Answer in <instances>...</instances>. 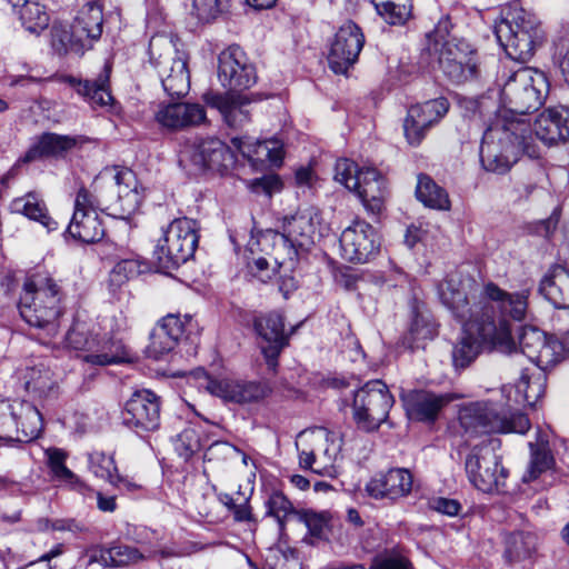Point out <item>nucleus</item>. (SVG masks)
Segmentation results:
<instances>
[{
  "instance_id": "obj_4",
  "label": "nucleus",
  "mask_w": 569,
  "mask_h": 569,
  "mask_svg": "<svg viewBox=\"0 0 569 569\" xmlns=\"http://www.w3.org/2000/svg\"><path fill=\"white\" fill-rule=\"evenodd\" d=\"M427 49L421 54L431 60L432 69H439L455 83H463L480 76V62L477 51L465 40L448 39L436 29L427 34Z\"/></svg>"
},
{
  "instance_id": "obj_62",
  "label": "nucleus",
  "mask_w": 569,
  "mask_h": 569,
  "mask_svg": "<svg viewBox=\"0 0 569 569\" xmlns=\"http://www.w3.org/2000/svg\"><path fill=\"white\" fill-rule=\"evenodd\" d=\"M231 512L233 515L234 521L237 522H253L254 525L257 523V519L252 513V509L248 500H246L243 503L236 505Z\"/></svg>"
},
{
  "instance_id": "obj_27",
  "label": "nucleus",
  "mask_w": 569,
  "mask_h": 569,
  "mask_svg": "<svg viewBox=\"0 0 569 569\" xmlns=\"http://www.w3.org/2000/svg\"><path fill=\"white\" fill-rule=\"evenodd\" d=\"M413 477L406 468H391L377 473L366 485L367 493L375 499L397 501L408 497L412 490Z\"/></svg>"
},
{
  "instance_id": "obj_7",
  "label": "nucleus",
  "mask_w": 569,
  "mask_h": 569,
  "mask_svg": "<svg viewBox=\"0 0 569 569\" xmlns=\"http://www.w3.org/2000/svg\"><path fill=\"white\" fill-rule=\"evenodd\" d=\"M549 89L543 72L537 69L521 67L513 71L501 89L503 109L497 117L507 116L510 119H526L527 114L537 111L545 102Z\"/></svg>"
},
{
  "instance_id": "obj_35",
  "label": "nucleus",
  "mask_w": 569,
  "mask_h": 569,
  "mask_svg": "<svg viewBox=\"0 0 569 569\" xmlns=\"http://www.w3.org/2000/svg\"><path fill=\"white\" fill-rule=\"evenodd\" d=\"M319 223L320 217L318 211L313 208H308L291 217H286L283 219L282 230L301 251H306L315 242Z\"/></svg>"
},
{
  "instance_id": "obj_38",
  "label": "nucleus",
  "mask_w": 569,
  "mask_h": 569,
  "mask_svg": "<svg viewBox=\"0 0 569 569\" xmlns=\"http://www.w3.org/2000/svg\"><path fill=\"white\" fill-rule=\"evenodd\" d=\"M540 293L558 309H569V271L561 266L552 267L542 278Z\"/></svg>"
},
{
  "instance_id": "obj_3",
  "label": "nucleus",
  "mask_w": 569,
  "mask_h": 569,
  "mask_svg": "<svg viewBox=\"0 0 569 569\" xmlns=\"http://www.w3.org/2000/svg\"><path fill=\"white\" fill-rule=\"evenodd\" d=\"M535 157L531 123L526 119L495 118L482 136L480 162L492 173L505 174L518 162L521 154Z\"/></svg>"
},
{
  "instance_id": "obj_37",
  "label": "nucleus",
  "mask_w": 569,
  "mask_h": 569,
  "mask_svg": "<svg viewBox=\"0 0 569 569\" xmlns=\"http://www.w3.org/2000/svg\"><path fill=\"white\" fill-rule=\"evenodd\" d=\"M144 559L140 550L133 546L117 543L110 547H97L89 552V562H99L109 568H121L136 565Z\"/></svg>"
},
{
  "instance_id": "obj_53",
  "label": "nucleus",
  "mask_w": 569,
  "mask_h": 569,
  "mask_svg": "<svg viewBox=\"0 0 569 569\" xmlns=\"http://www.w3.org/2000/svg\"><path fill=\"white\" fill-rule=\"evenodd\" d=\"M200 439L193 428H186L182 430L174 440V449L183 459H189L194 452L200 449Z\"/></svg>"
},
{
  "instance_id": "obj_25",
  "label": "nucleus",
  "mask_w": 569,
  "mask_h": 569,
  "mask_svg": "<svg viewBox=\"0 0 569 569\" xmlns=\"http://www.w3.org/2000/svg\"><path fill=\"white\" fill-rule=\"evenodd\" d=\"M448 110L449 102L443 97L411 106L403 123L407 141L411 146H419L427 131L438 123Z\"/></svg>"
},
{
  "instance_id": "obj_5",
  "label": "nucleus",
  "mask_w": 569,
  "mask_h": 569,
  "mask_svg": "<svg viewBox=\"0 0 569 569\" xmlns=\"http://www.w3.org/2000/svg\"><path fill=\"white\" fill-rule=\"evenodd\" d=\"M60 287L48 274L30 277L19 300V312L30 326L46 329L49 336L58 332L57 319L60 310Z\"/></svg>"
},
{
  "instance_id": "obj_33",
  "label": "nucleus",
  "mask_w": 569,
  "mask_h": 569,
  "mask_svg": "<svg viewBox=\"0 0 569 569\" xmlns=\"http://www.w3.org/2000/svg\"><path fill=\"white\" fill-rule=\"evenodd\" d=\"M183 331L184 323L180 316L170 313L163 317L150 333L148 357L159 360L168 355L174 349Z\"/></svg>"
},
{
  "instance_id": "obj_60",
  "label": "nucleus",
  "mask_w": 569,
  "mask_h": 569,
  "mask_svg": "<svg viewBox=\"0 0 569 569\" xmlns=\"http://www.w3.org/2000/svg\"><path fill=\"white\" fill-rule=\"evenodd\" d=\"M410 333L416 340L428 339L432 337L433 329L423 317L416 316L410 327Z\"/></svg>"
},
{
  "instance_id": "obj_18",
  "label": "nucleus",
  "mask_w": 569,
  "mask_h": 569,
  "mask_svg": "<svg viewBox=\"0 0 569 569\" xmlns=\"http://www.w3.org/2000/svg\"><path fill=\"white\" fill-rule=\"evenodd\" d=\"M103 202L86 188H80L76 200L72 219L68 226L69 234L86 243L99 241L104 236V228L97 213Z\"/></svg>"
},
{
  "instance_id": "obj_58",
  "label": "nucleus",
  "mask_w": 569,
  "mask_h": 569,
  "mask_svg": "<svg viewBox=\"0 0 569 569\" xmlns=\"http://www.w3.org/2000/svg\"><path fill=\"white\" fill-rule=\"evenodd\" d=\"M219 453H221L226 457H230L232 455H241L243 465H246V466L248 465L249 457L246 453L241 452L237 447L232 446L231 443H229L227 441L213 442L209 447L208 452H207V455L209 456V459H211V457L217 456Z\"/></svg>"
},
{
  "instance_id": "obj_13",
  "label": "nucleus",
  "mask_w": 569,
  "mask_h": 569,
  "mask_svg": "<svg viewBox=\"0 0 569 569\" xmlns=\"http://www.w3.org/2000/svg\"><path fill=\"white\" fill-rule=\"evenodd\" d=\"M149 54L166 93L172 98L187 94L190 89L187 60L174 49L171 41L162 36L152 37Z\"/></svg>"
},
{
  "instance_id": "obj_26",
  "label": "nucleus",
  "mask_w": 569,
  "mask_h": 569,
  "mask_svg": "<svg viewBox=\"0 0 569 569\" xmlns=\"http://www.w3.org/2000/svg\"><path fill=\"white\" fill-rule=\"evenodd\" d=\"M520 351L539 369L548 370L557 363V348L555 338L548 337L536 327H522L518 335Z\"/></svg>"
},
{
  "instance_id": "obj_41",
  "label": "nucleus",
  "mask_w": 569,
  "mask_h": 569,
  "mask_svg": "<svg viewBox=\"0 0 569 569\" xmlns=\"http://www.w3.org/2000/svg\"><path fill=\"white\" fill-rule=\"evenodd\" d=\"M296 518L307 527L312 543L331 542L336 530L340 529L329 511L300 509L296 512Z\"/></svg>"
},
{
  "instance_id": "obj_36",
  "label": "nucleus",
  "mask_w": 569,
  "mask_h": 569,
  "mask_svg": "<svg viewBox=\"0 0 569 569\" xmlns=\"http://www.w3.org/2000/svg\"><path fill=\"white\" fill-rule=\"evenodd\" d=\"M112 180L117 187V202L122 217L134 213L142 202V196L138 190V181L133 171L127 168H114Z\"/></svg>"
},
{
  "instance_id": "obj_47",
  "label": "nucleus",
  "mask_w": 569,
  "mask_h": 569,
  "mask_svg": "<svg viewBox=\"0 0 569 569\" xmlns=\"http://www.w3.org/2000/svg\"><path fill=\"white\" fill-rule=\"evenodd\" d=\"M538 538L532 532L516 531L506 538L505 559L512 563L530 558L537 549Z\"/></svg>"
},
{
  "instance_id": "obj_12",
  "label": "nucleus",
  "mask_w": 569,
  "mask_h": 569,
  "mask_svg": "<svg viewBox=\"0 0 569 569\" xmlns=\"http://www.w3.org/2000/svg\"><path fill=\"white\" fill-rule=\"evenodd\" d=\"M499 440L491 439L475 446L466 458L465 468L469 481L486 493H501L506 490L509 471L496 453Z\"/></svg>"
},
{
  "instance_id": "obj_45",
  "label": "nucleus",
  "mask_w": 569,
  "mask_h": 569,
  "mask_svg": "<svg viewBox=\"0 0 569 569\" xmlns=\"http://www.w3.org/2000/svg\"><path fill=\"white\" fill-rule=\"evenodd\" d=\"M44 456L54 481L79 492H83L87 489L86 483L67 467L66 461L68 453L63 449L48 448L44 451Z\"/></svg>"
},
{
  "instance_id": "obj_56",
  "label": "nucleus",
  "mask_w": 569,
  "mask_h": 569,
  "mask_svg": "<svg viewBox=\"0 0 569 569\" xmlns=\"http://www.w3.org/2000/svg\"><path fill=\"white\" fill-rule=\"evenodd\" d=\"M429 507L430 509L449 517L457 516L461 509V505L458 500L443 497L430 499Z\"/></svg>"
},
{
  "instance_id": "obj_30",
  "label": "nucleus",
  "mask_w": 569,
  "mask_h": 569,
  "mask_svg": "<svg viewBox=\"0 0 569 569\" xmlns=\"http://www.w3.org/2000/svg\"><path fill=\"white\" fill-rule=\"evenodd\" d=\"M535 137L545 144L552 146L569 138V109L566 107L550 108L541 112L531 126Z\"/></svg>"
},
{
  "instance_id": "obj_39",
  "label": "nucleus",
  "mask_w": 569,
  "mask_h": 569,
  "mask_svg": "<svg viewBox=\"0 0 569 569\" xmlns=\"http://www.w3.org/2000/svg\"><path fill=\"white\" fill-rule=\"evenodd\" d=\"M10 210L13 213L22 214L30 220L39 222L48 231L58 229V223L49 214L43 198L36 191L14 198L10 203Z\"/></svg>"
},
{
  "instance_id": "obj_24",
  "label": "nucleus",
  "mask_w": 569,
  "mask_h": 569,
  "mask_svg": "<svg viewBox=\"0 0 569 569\" xmlns=\"http://www.w3.org/2000/svg\"><path fill=\"white\" fill-rule=\"evenodd\" d=\"M253 328L266 363L270 370L274 371L278 367V358L289 342V336L284 332L283 318L277 312L261 315L254 319Z\"/></svg>"
},
{
  "instance_id": "obj_44",
  "label": "nucleus",
  "mask_w": 569,
  "mask_h": 569,
  "mask_svg": "<svg viewBox=\"0 0 569 569\" xmlns=\"http://www.w3.org/2000/svg\"><path fill=\"white\" fill-rule=\"evenodd\" d=\"M103 14L102 8L97 2L86 3L77 13L72 27L74 31L84 38L89 49L92 41L98 40L102 33Z\"/></svg>"
},
{
  "instance_id": "obj_15",
  "label": "nucleus",
  "mask_w": 569,
  "mask_h": 569,
  "mask_svg": "<svg viewBox=\"0 0 569 569\" xmlns=\"http://www.w3.org/2000/svg\"><path fill=\"white\" fill-rule=\"evenodd\" d=\"M393 397L381 380L368 381L353 396V417L359 428L376 430L389 416Z\"/></svg>"
},
{
  "instance_id": "obj_17",
  "label": "nucleus",
  "mask_w": 569,
  "mask_h": 569,
  "mask_svg": "<svg viewBox=\"0 0 569 569\" xmlns=\"http://www.w3.org/2000/svg\"><path fill=\"white\" fill-rule=\"evenodd\" d=\"M160 398L151 390L132 393L121 412L123 426L144 438L160 427Z\"/></svg>"
},
{
  "instance_id": "obj_16",
  "label": "nucleus",
  "mask_w": 569,
  "mask_h": 569,
  "mask_svg": "<svg viewBox=\"0 0 569 569\" xmlns=\"http://www.w3.org/2000/svg\"><path fill=\"white\" fill-rule=\"evenodd\" d=\"M180 163L193 173L214 171L223 172L236 162L233 151L214 137L197 138L186 146L180 154Z\"/></svg>"
},
{
  "instance_id": "obj_22",
  "label": "nucleus",
  "mask_w": 569,
  "mask_h": 569,
  "mask_svg": "<svg viewBox=\"0 0 569 569\" xmlns=\"http://www.w3.org/2000/svg\"><path fill=\"white\" fill-rule=\"evenodd\" d=\"M341 256L349 262L366 263L380 250L377 230L363 220H356L347 227L339 239Z\"/></svg>"
},
{
  "instance_id": "obj_28",
  "label": "nucleus",
  "mask_w": 569,
  "mask_h": 569,
  "mask_svg": "<svg viewBox=\"0 0 569 569\" xmlns=\"http://www.w3.org/2000/svg\"><path fill=\"white\" fill-rule=\"evenodd\" d=\"M111 71L112 64L107 61L103 64L102 70L93 80L67 77L64 81L93 108L101 107L113 109L114 98L110 90Z\"/></svg>"
},
{
  "instance_id": "obj_42",
  "label": "nucleus",
  "mask_w": 569,
  "mask_h": 569,
  "mask_svg": "<svg viewBox=\"0 0 569 569\" xmlns=\"http://www.w3.org/2000/svg\"><path fill=\"white\" fill-rule=\"evenodd\" d=\"M14 14L18 16L22 27L30 33L40 34L48 28L50 16L46 6L39 0H9Z\"/></svg>"
},
{
  "instance_id": "obj_29",
  "label": "nucleus",
  "mask_w": 569,
  "mask_h": 569,
  "mask_svg": "<svg viewBox=\"0 0 569 569\" xmlns=\"http://www.w3.org/2000/svg\"><path fill=\"white\" fill-rule=\"evenodd\" d=\"M453 399L456 396L452 393H436L428 390H410L402 395L409 418L418 421H433L442 408Z\"/></svg>"
},
{
  "instance_id": "obj_23",
  "label": "nucleus",
  "mask_w": 569,
  "mask_h": 569,
  "mask_svg": "<svg viewBox=\"0 0 569 569\" xmlns=\"http://www.w3.org/2000/svg\"><path fill=\"white\" fill-rule=\"evenodd\" d=\"M365 44L361 29L352 21L343 23L335 34L328 62L335 73L343 74L357 62Z\"/></svg>"
},
{
  "instance_id": "obj_40",
  "label": "nucleus",
  "mask_w": 569,
  "mask_h": 569,
  "mask_svg": "<svg viewBox=\"0 0 569 569\" xmlns=\"http://www.w3.org/2000/svg\"><path fill=\"white\" fill-rule=\"evenodd\" d=\"M82 141L81 137L44 133L30 147L22 161L31 162L44 157L60 156Z\"/></svg>"
},
{
  "instance_id": "obj_21",
  "label": "nucleus",
  "mask_w": 569,
  "mask_h": 569,
  "mask_svg": "<svg viewBox=\"0 0 569 569\" xmlns=\"http://www.w3.org/2000/svg\"><path fill=\"white\" fill-rule=\"evenodd\" d=\"M248 249L251 253L262 252L269 256L278 271L283 270L284 274L295 270L301 251L283 230L280 232L272 229L252 236Z\"/></svg>"
},
{
  "instance_id": "obj_50",
  "label": "nucleus",
  "mask_w": 569,
  "mask_h": 569,
  "mask_svg": "<svg viewBox=\"0 0 569 569\" xmlns=\"http://www.w3.org/2000/svg\"><path fill=\"white\" fill-rule=\"evenodd\" d=\"M516 392L522 398V401L529 406L535 403L543 396L546 388V375L539 372L529 376L526 372L521 373L520 379L515 386Z\"/></svg>"
},
{
  "instance_id": "obj_19",
  "label": "nucleus",
  "mask_w": 569,
  "mask_h": 569,
  "mask_svg": "<svg viewBox=\"0 0 569 569\" xmlns=\"http://www.w3.org/2000/svg\"><path fill=\"white\" fill-rule=\"evenodd\" d=\"M218 79L228 93H234L250 89L257 82V71L239 46H230L218 56Z\"/></svg>"
},
{
  "instance_id": "obj_6",
  "label": "nucleus",
  "mask_w": 569,
  "mask_h": 569,
  "mask_svg": "<svg viewBox=\"0 0 569 569\" xmlns=\"http://www.w3.org/2000/svg\"><path fill=\"white\" fill-rule=\"evenodd\" d=\"M493 33L508 57L520 62L532 58L541 40L537 17L517 4L503 10Z\"/></svg>"
},
{
  "instance_id": "obj_8",
  "label": "nucleus",
  "mask_w": 569,
  "mask_h": 569,
  "mask_svg": "<svg viewBox=\"0 0 569 569\" xmlns=\"http://www.w3.org/2000/svg\"><path fill=\"white\" fill-rule=\"evenodd\" d=\"M459 421L467 433H520L525 435L531 427L526 415L507 416L505 406L492 401H476L459 410Z\"/></svg>"
},
{
  "instance_id": "obj_14",
  "label": "nucleus",
  "mask_w": 569,
  "mask_h": 569,
  "mask_svg": "<svg viewBox=\"0 0 569 569\" xmlns=\"http://www.w3.org/2000/svg\"><path fill=\"white\" fill-rule=\"evenodd\" d=\"M43 429L40 411L30 402L0 398V437L29 442Z\"/></svg>"
},
{
  "instance_id": "obj_32",
  "label": "nucleus",
  "mask_w": 569,
  "mask_h": 569,
  "mask_svg": "<svg viewBox=\"0 0 569 569\" xmlns=\"http://www.w3.org/2000/svg\"><path fill=\"white\" fill-rule=\"evenodd\" d=\"M157 122L170 130H181L207 122L204 108L199 103L178 102L162 106L156 113Z\"/></svg>"
},
{
  "instance_id": "obj_11",
  "label": "nucleus",
  "mask_w": 569,
  "mask_h": 569,
  "mask_svg": "<svg viewBox=\"0 0 569 569\" xmlns=\"http://www.w3.org/2000/svg\"><path fill=\"white\" fill-rule=\"evenodd\" d=\"M335 180L355 192L367 211L378 214L387 194L386 179L376 168H359L349 159H339L335 166Z\"/></svg>"
},
{
  "instance_id": "obj_46",
  "label": "nucleus",
  "mask_w": 569,
  "mask_h": 569,
  "mask_svg": "<svg viewBox=\"0 0 569 569\" xmlns=\"http://www.w3.org/2000/svg\"><path fill=\"white\" fill-rule=\"evenodd\" d=\"M530 461L525 472L523 482H530L555 466V458L549 448L548 439L539 431L537 441L529 442Z\"/></svg>"
},
{
  "instance_id": "obj_10",
  "label": "nucleus",
  "mask_w": 569,
  "mask_h": 569,
  "mask_svg": "<svg viewBox=\"0 0 569 569\" xmlns=\"http://www.w3.org/2000/svg\"><path fill=\"white\" fill-rule=\"evenodd\" d=\"M198 223L187 217L172 220L158 240L153 256L159 270L169 272L193 257L199 242Z\"/></svg>"
},
{
  "instance_id": "obj_48",
  "label": "nucleus",
  "mask_w": 569,
  "mask_h": 569,
  "mask_svg": "<svg viewBox=\"0 0 569 569\" xmlns=\"http://www.w3.org/2000/svg\"><path fill=\"white\" fill-rule=\"evenodd\" d=\"M416 196L426 207L438 210H448L450 208L447 191L426 174L418 177Z\"/></svg>"
},
{
  "instance_id": "obj_59",
  "label": "nucleus",
  "mask_w": 569,
  "mask_h": 569,
  "mask_svg": "<svg viewBox=\"0 0 569 569\" xmlns=\"http://www.w3.org/2000/svg\"><path fill=\"white\" fill-rule=\"evenodd\" d=\"M270 262L264 257H259L257 259H253L252 264H249L251 271L256 277H258L261 281L266 282L267 280L271 279L273 272L277 267H272V269L269 268Z\"/></svg>"
},
{
  "instance_id": "obj_51",
  "label": "nucleus",
  "mask_w": 569,
  "mask_h": 569,
  "mask_svg": "<svg viewBox=\"0 0 569 569\" xmlns=\"http://www.w3.org/2000/svg\"><path fill=\"white\" fill-rule=\"evenodd\" d=\"M268 517L277 520L279 529L283 530L289 516L296 517V510L290 500L279 491L272 492L264 502Z\"/></svg>"
},
{
  "instance_id": "obj_43",
  "label": "nucleus",
  "mask_w": 569,
  "mask_h": 569,
  "mask_svg": "<svg viewBox=\"0 0 569 569\" xmlns=\"http://www.w3.org/2000/svg\"><path fill=\"white\" fill-rule=\"evenodd\" d=\"M50 44L56 54L62 57L67 54L83 56L89 46L83 37L79 36L72 24L53 22L50 30Z\"/></svg>"
},
{
  "instance_id": "obj_34",
  "label": "nucleus",
  "mask_w": 569,
  "mask_h": 569,
  "mask_svg": "<svg viewBox=\"0 0 569 569\" xmlns=\"http://www.w3.org/2000/svg\"><path fill=\"white\" fill-rule=\"evenodd\" d=\"M203 100L208 106L219 110L230 128H242L250 121L249 103L240 94L209 91L203 94Z\"/></svg>"
},
{
  "instance_id": "obj_61",
  "label": "nucleus",
  "mask_w": 569,
  "mask_h": 569,
  "mask_svg": "<svg viewBox=\"0 0 569 569\" xmlns=\"http://www.w3.org/2000/svg\"><path fill=\"white\" fill-rule=\"evenodd\" d=\"M371 569H415L411 562L400 556L388 557L375 563Z\"/></svg>"
},
{
  "instance_id": "obj_1",
  "label": "nucleus",
  "mask_w": 569,
  "mask_h": 569,
  "mask_svg": "<svg viewBox=\"0 0 569 569\" xmlns=\"http://www.w3.org/2000/svg\"><path fill=\"white\" fill-rule=\"evenodd\" d=\"M471 279L451 272L438 286L441 303L462 325V333L452 349L456 368L468 367L486 343L511 346L510 320L522 321L528 312L529 292L509 293L496 283H487L477 301L470 305L467 288Z\"/></svg>"
},
{
  "instance_id": "obj_2",
  "label": "nucleus",
  "mask_w": 569,
  "mask_h": 569,
  "mask_svg": "<svg viewBox=\"0 0 569 569\" xmlns=\"http://www.w3.org/2000/svg\"><path fill=\"white\" fill-rule=\"evenodd\" d=\"M127 329L128 321L121 312L98 321L77 315L64 336V342L68 348L83 351V361L89 365H118L130 360L122 338Z\"/></svg>"
},
{
  "instance_id": "obj_49",
  "label": "nucleus",
  "mask_w": 569,
  "mask_h": 569,
  "mask_svg": "<svg viewBox=\"0 0 569 569\" xmlns=\"http://www.w3.org/2000/svg\"><path fill=\"white\" fill-rule=\"evenodd\" d=\"M377 13L390 26L405 24L412 12V0H371Z\"/></svg>"
},
{
  "instance_id": "obj_9",
  "label": "nucleus",
  "mask_w": 569,
  "mask_h": 569,
  "mask_svg": "<svg viewBox=\"0 0 569 569\" xmlns=\"http://www.w3.org/2000/svg\"><path fill=\"white\" fill-rule=\"evenodd\" d=\"M341 446L340 436L325 427L301 431L296 439L300 468L319 476L335 477Z\"/></svg>"
},
{
  "instance_id": "obj_52",
  "label": "nucleus",
  "mask_w": 569,
  "mask_h": 569,
  "mask_svg": "<svg viewBox=\"0 0 569 569\" xmlns=\"http://www.w3.org/2000/svg\"><path fill=\"white\" fill-rule=\"evenodd\" d=\"M89 470L97 477L109 483L113 482L118 468L114 458L102 451H93L88 455Z\"/></svg>"
},
{
  "instance_id": "obj_55",
  "label": "nucleus",
  "mask_w": 569,
  "mask_h": 569,
  "mask_svg": "<svg viewBox=\"0 0 569 569\" xmlns=\"http://www.w3.org/2000/svg\"><path fill=\"white\" fill-rule=\"evenodd\" d=\"M281 187V180L274 174L253 179L249 183V188L252 192L264 193L268 197H271L273 192L280 191Z\"/></svg>"
},
{
  "instance_id": "obj_20",
  "label": "nucleus",
  "mask_w": 569,
  "mask_h": 569,
  "mask_svg": "<svg viewBox=\"0 0 569 569\" xmlns=\"http://www.w3.org/2000/svg\"><path fill=\"white\" fill-rule=\"evenodd\" d=\"M206 389L224 402L237 405L260 403L271 395L269 383L231 377L212 378L206 376Z\"/></svg>"
},
{
  "instance_id": "obj_31",
  "label": "nucleus",
  "mask_w": 569,
  "mask_h": 569,
  "mask_svg": "<svg viewBox=\"0 0 569 569\" xmlns=\"http://www.w3.org/2000/svg\"><path fill=\"white\" fill-rule=\"evenodd\" d=\"M231 142L256 168L263 167L267 163L276 167L282 163L283 144L278 139L252 141L248 137H234Z\"/></svg>"
},
{
  "instance_id": "obj_63",
  "label": "nucleus",
  "mask_w": 569,
  "mask_h": 569,
  "mask_svg": "<svg viewBox=\"0 0 569 569\" xmlns=\"http://www.w3.org/2000/svg\"><path fill=\"white\" fill-rule=\"evenodd\" d=\"M52 382L49 379L48 375L44 377L39 376L34 378L33 376L27 381V389L39 392L40 395H44L47 391L51 390Z\"/></svg>"
},
{
  "instance_id": "obj_54",
  "label": "nucleus",
  "mask_w": 569,
  "mask_h": 569,
  "mask_svg": "<svg viewBox=\"0 0 569 569\" xmlns=\"http://www.w3.org/2000/svg\"><path fill=\"white\" fill-rule=\"evenodd\" d=\"M231 0H192L199 19L209 20L227 10Z\"/></svg>"
},
{
  "instance_id": "obj_57",
  "label": "nucleus",
  "mask_w": 569,
  "mask_h": 569,
  "mask_svg": "<svg viewBox=\"0 0 569 569\" xmlns=\"http://www.w3.org/2000/svg\"><path fill=\"white\" fill-rule=\"evenodd\" d=\"M141 272V263L138 259H123L119 261L112 269L113 277H122L130 279Z\"/></svg>"
},
{
  "instance_id": "obj_64",
  "label": "nucleus",
  "mask_w": 569,
  "mask_h": 569,
  "mask_svg": "<svg viewBox=\"0 0 569 569\" xmlns=\"http://www.w3.org/2000/svg\"><path fill=\"white\" fill-rule=\"evenodd\" d=\"M51 529L56 531H70L77 533L83 530V526L73 519H56L51 521Z\"/></svg>"
}]
</instances>
